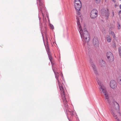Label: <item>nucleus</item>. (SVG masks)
<instances>
[{
  "mask_svg": "<svg viewBox=\"0 0 121 121\" xmlns=\"http://www.w3.org/2000/svg\"><path fill=\"white\" fill-rule=\"evenodd\" d=\"M99 85V89L100 92L101 94H104L105 97V101L108 104L110 111L114 118L116 119L117 118V115L119 113V106L118 104L116 102H113L109 100L108 95L104 86L101 84V82L99 80L97 81Z\"/></svg>",
  "mask_w": 121,
  "mask_h": 121,
  "instance_id": "f257e3e1",
  "label": "nucleus"
},
{
  "mask_svg": "<svg viewBox=\"0 0 121 121\" xmlns=\"http://www.w3.org/2000/svg\"><path fill=\"white\" fill-rule=\"evenodd\" d=\"M78 29L80 34L81 37L84 42L88 43L90 39V35L89 32L87 30L86 28L82 27L81 24L78 22Z\"/></svg>",
  "mask_w": 121,
  "mask_h": 121,
  "instance_id": "f03ea898",
  "label": "nucleus"
},
{
  "mask_svg": "<svg viewBox=\"0 0 121 121\" xmlns=\"http://www.w3.org/2000/svg\"><path fill=\"white\" fill-rule=\"evenodd\" d=\"M58 82V84L60 89V92L61 96L62 99L64 103L66 104H67V101L66 100V97H67L66 95V90L65 87L63 86L64 84L60 78H57V79Z\"/></svg>",
  "mask_w": 121,
  "mask_h": 121,
  "instance_id": "7ed1b4c3",
  "label": "nucleus"
},
{
  "mask_svg": "<svg viewBox=\"0 0 121 121\" xmlns=\"http://www.w3.org/2000/svg\"><path fill=\"white\" fill-rule=\"evenodd\" d=\"M74 5L75 9L80 10L82 7V4L80 0H74Z\"/></svg>",
  "mask_w": 121,
  "mask_h": 121,
  "instance_id": "20e7f679",
  "label": "nucleus"
},
{
  "mask_svg": "<svg viewBox=\"0 0 121 121\" xmlns=\"http://www.w3.org/2000/svg\"><path fill=\"white\" fill-rule=\"evenodd\" d=\"M98 12L96 9H94L91 11L90 13V17L91 18L94 19L98 15Z\"/></svg>",
  "mask_w": 121,
  "mask_h": 121,
  "instance_id": "39448f33",
  "label": "nucleus"
},
{
  "mask_svg": "<svg viewBox=\"0 0 121 121\" xmlns=\"http://www.w3.org/2000/svg\"><path fill=\"white\" fill-rule=\"evenodd\" d=\"M107 58L110 62H112L114 60V57L113 54L110 52H108L106 54Z\"/></svg>",
  "mask_w": 121,
  "mask_h": 121,
  "instance_id": "423d86ee",
  "label": "nucleus"
},
{
  "mask_svg": "<svg viewBox=\"0 0 121 121\" xmlns=\"http://www.w3.org/2000/svg\"><path fill=\"white\" fill-rule=\"evenodd\" d=\"M101 13L103 15L108 17L109 16V11L108 9L106 8V9H102Z\"/></svg>",
  "mask_w": 121,
  "mask_h": 121,
  "instance_id": "0eeeda50",
  "label": "nucleus"
},
{
  "mask_svg": "<svg viewBox=\"0 0 121 121\" xmlns=\"http://www.w3.org/2000/svg\"><path fill=\"white\" fill-rule=\"evenodd\" d=\"M110 86L111 88L113 89L116 88L117 85L116 82L114 80H111L110 82Z\"/></svg>",
  "mask_w": 121,
  "mask_h": 121,
  "instance_id": "6e6552de",
  "label": "nucleus"
},
{
  "mask_svg": "<svg viewBox=\"0 0 121 121\" xmlns=\"http://www.w3.org/2000/svg\"><path fill=\"white\" fill-rule=\"evenodd\" d=\"M93 44L94 46L98 47L99 46V43L98 39L96 37H94L93 40Z\"/></svg>",
  "mask_w": 121,
  "mask_h": 121,
  "instance_id": "1a4fd4ad",
  "label": "nucleus"
},
{
  "mask_svg": "<svg viewBox=\"0 0 121 121\" xmlns=\"http://www.w3.org/2000/svg\"><path fill=\"white\" fill-rule=\"evenodd\" d=\"M77 15L76 16V19H77V24L78 25V22H79V23H80L79 22V19L81 18V14L80 13V12H78L77 13Z\"/></svg>",
  "mask_w": 121,
  "mask_h": 121,
  "instance_id": "9d476101",
  "label": "nucleus"
},
{
  "mask_svg": "<svg viewBox=\"0 0 121 121\" xmlns=\"http://www.w3.org/2000/svg\"><path fill=\"white\" fill-rule=\"evenodd\" d=\"M37 1L39 2V4L40 6H41L42 7L43 6V3L42 0H37Z\"/></svg>",
  "mask_w": 121,
  "mask_h": 121,
  "instance_id": "9b49d317",
  "label": "nucleus"
},
{
  "mask_svg": "<svg viewBox=\"0 0 121 121\" xmlns=\"http://www.w3.org/2000/svg\"><path fill=\"white\" fill-rule=\"evenodd\" d=\"M46 48L48 54V53L49 54H49H51L50 50L49 48L48 45V44H47V46L46 47Z\"/></svg>",
  "mask_w": 121,
  "mask_h": 121,
  "instance_id": "f8f14e48",
  "label": "nucleus"
},
{
  "mask_svg": "<svg viewBox=\"0 0 121 121\" xmlns=\"http://www.w3.org/2000/svg\"><path fill=\"white\" fill-rule=\"evenodd\" d=\"M106 38L107 41L108 42L110 43L111 42V38L110 37L109 35H107Z\"/></svg>",
  "mask_w": 121,
  "mask_h": 121,
  "instance_id": "ddd939ff",
  "label": "nucleus"
},
{
  "mask_svg": "<svg viewBox=\"0 0 121 121\" xmlns=\"http://www.w3.org/2000/svg\"><path fill=\"white\" fill-rule=\"evenodd\" d=\"M99 65L101 66H104L105 65V62L103 60H101L100 61Z\"/></svg>",
  "mask_w": 121,
  "mask_h": 121,
  "instance_id": "4468645a",
  "label": "nucleus"
},
{
  "mask_svg": "<svg viewBox=\"0 0 121 121\" xmlns=\"http://www.w3.org/2000/svg\"><path fill=\"white\" fill-rule=\"evenodd\" d=\"M110 34L112 35V36L113 38L114 39H116V37L115 35L113 32L111 31V32Z\"/></svg>",
  "mask_w": 121,
  "mask_h": 121,
  "instance_id": "2eb2a0df",
  "label": "nucleus"
},
{
  "mask_svg": "<svg viewBox=\"0 0 121 121\" xmlns=\"http://www.w3.org/2000/svg\"><path fill=\"white\" fill-rule=\"evenodd\" d=\"M118 50L119 55L121 57V47L119 48Z\"/></svg>",
  "mask_w": 121,
  "mask_h": 121,
  "instance_id": "dca6fc26",
  "label": "nucleus"
},
{
  "mask_svg": "<svg viewBox=\"0 0 121 121\" xmlns=\"http://www.w3.org/2000/svg\"><path fill=\"white\" fill-rule=\"evenodd\" d=\"M48 56L49 59L50 60V61H51V62L52 58V56L51 55V54H49H49L48 53Z\"/></svg>",
  "mask_w": 121,
  "mask_h": 121,
  "instance_id": "f3484780",
  "label": "nucleus"
},
{
  "mask_svg": "<svg viewBox=\"0 0 121 121\" xmlns=\"http://www.w3.org/2000/svg\"><path fill=\"white\" fill-rule=\"evenodd\" d=\"M55 73V77L57 79V78H59V73Z\"/></svg>",
  "mask_w": 121,
  "mask_h": 121,
  "instance_id": "a211bd4d",
  "label": "nucleus"
},
{
  "mask_svg": "<svg viewBox=\"0 0 121 121\" xmlns=\"http://www.w3.org/2000/svg\"><path fill=\"white\" fill-rule=\"evenodd\" d=\"M92 67L93 69V70L95 72V73H96V70L95 67V65H92Z\"/></svg>",
  "mask_w": 121,
  "mask_h": 121,
  "instance_id": "6ab92c4d",
  "label": "nucleus"
},
{
  "mask_svg": "<svg viewBox=\"0 0 121 121\" xmlns=\"http://www.w3.org/2000/svg\"><path fill=\"white\" fill-rule=\"evenodd\" d=\"M117 81L119 84L121 85V77L118 79Z\"/></svg>",
  "mask_w": 121,
  "mask_h": 121,
  "instance_id": "aec40b11",
  "label": "nucleus"
},
{
  "mask_svg": "<svg viewBox=\"0 0 121 121\" xmlns=\"http://www.w3.org/2000/svg\"><path fill=\"white\" fill-rule=\"evenodd\" d=\"M101 0H95V2L96 3L98 4L100 2Z\"/></svg>",
  "mask_w": 121,
  "mask_h": 121,
  "instance_id": "412c9836",
  "label": "nucleus"
},
{
  "mask_svg": "<svg viewBox=\"0 0 121 121\" xmlns=\"http://www.w3.org/2000/svg\"><path fill=\"white\" fill-rule=\"evenodd\" d=\"M50 26L51 28L52 29H54V27L53 26L52 24H50Z\"/></svg>",
  "mask_w": 121,
  "mask_h": 121,
  "instance_id": "4be33fe9",
  "label": "nucleus"
},
{
  "mask_svg": "<svg viewBox=\"0 0 121 121\" xmlns=\"http://www.w3.org/2000/svg\"><path fill=\"white\" fill-rule=\"evenodd\" d=\"M114 12H113L112 13V17H114Z\"/></svg>",
  "mask_w": 121,
  "mask_h": 121,
  "instance_id": "5701e85b",
  "label": "nucleus"
},
{
  "mask_svg": "<svg viewBox=\"0 0 121 121\" xmlns=\"http://www.w3.org/2000/svg\"><path fill=\"white\" fill-rule=\"evenodd\" d=\"M121 11L120 10L119 11V13L120 14H121Z\"/></svg>",
  "mask_w": 121,
  "mask_h": 121,
  "instance_id": "b1692460",
  "label": "nucleus"
},
{
  "mask_svg": "<svg viewBox=\"0 0 121 121\" xmlns=\"http://www.w3.org/2000/svg\"><path fill=\"white\" fill-rule=\"evenodd\" d=\"M112 0L114 2H115L116 1L115 0Z\"/></svg>",
  "mask_w": 121,
  "mask_h": 121,
  "instance_id": "393cba45",
  "label": "nucleus"
},
{
  "mask_svg": "<svg viewBox=\"0 0 121 121\" xmlns=\"http://www.w3.org/2000/svg\"><path fill=\"white\" fill-rule=\"evenodd\" d=\"M120 9H121V5H120Z\"/></svg>",
  "mask_w": 121,
  "mask_h": 121,
  "instance_id": "a878e982",
  "label": "nucleus"
},
{
  "mask_svg": "<svg viewBox=\"0 0 121 121\" xmlns=\"http://www.w3.org/2000/svg\"><path fill=\"white\" fill-rule=\"evenodd\" d=\"M42 15H43V17H44V15H43V13H42Z\"/></svg>",
  "mask_w": 121,
  "mask_h": 121,
  "instance_id": "bb28decb",
  "label": "nucleus"
},
{
  "mask_svg": "<svg viewBox=\"0 0 121 121\" xmlns=\"http://www.w3.org/2000/svg\"><path fill=\"white\" fill-rule=\"evenodd\" d=\"M117 120L118 121H119V120L118 119H117Z\"/></svg>",
  "mask_w": 121,
  "mask_h": 121,
  "instance_id": "cd10ccee",
  "label": "nucleus"
}]
</instances>
